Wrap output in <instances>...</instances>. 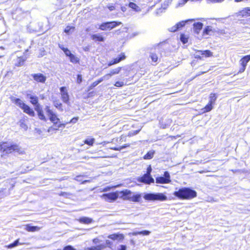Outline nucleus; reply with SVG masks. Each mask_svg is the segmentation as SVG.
<instances>
[{"instance_id": "nucleus-1", "label": "nucleus", "mask_w": 250, "mask_h": 250, "mask_svg": "<svg viewBox=\"0 0 250 250\" xmlns=\"http://www.w3.org/2000/svg\"><path fill=\"white\" fill-rule=\"evenodd\" d=\"M174 195L180 199H191L197 196L195 190L189 188H183L175 191Z\"/></svg>"}, {"instance_id": "nucleus-2", "label": "nucleus", "mask_w": 250, "mask_h": 250, "mask_svg": "<svg viewBox=\"0 0 250 250\" xmlns=\"http://www.w3.org/2000/svg\"><path fill=\"white\" fill-rule=\"evenodd\" d=\"M0 151L3 154H9L13 152L21 153V148L16 144L10 142H2L0 144Z\"/></svg>"}, {"instance_id": "nucleus-3", "label": "nucleus", "mask_w": 250, "mask_h": 250, "mask_svg": "<svg viewBox=\"0 0 250 250\" xmlns=\"http://www.w3.org/2000/svg\"><path fill=\"white\" fill-rule=\"evenodd\" d=\"M145 200L149 201H164L167 200V196L163 193H145L143 196Z\"/></svg>"}, {"instance_id": "nucleus-4", "label": "nucleus", "mask_w": 250, "mask_h": 250, "mask_svg": "<svg viewBox=\"0 0 250 250\" xmlns=\"http://www.w3.org/2000/svg\"><path fill=\"white\" fill-rule=\"evenodd\" d=\"M102 199L105 201L108 202H112L116 200L119 197V191L110 192L108 193H104L101 196Z\"/></svg>"}, {"instance_id": "nucleus-5", "label": "nucleus", "mask_w": 250, "mask_h": 250, "mask_svg": "<svg viewBox=\"0 0 250 250\" xmlns=\"http://www.w3.org/2000/svg\"><path fill=\"white\" fill-rule=\"evenodd\" d=\"M122 24L121 22L112 21L110 22H105L101 24L99 26V29L102 30H106L107 29L111 30L114 27Z\"/></svg>"}, {"instance_id": "nucleus-6", "label": "nucleus", "mask_w": 250, "mask_h": 250, "mask_svg": "<svg viewBox=\"0 0 250 250\" xmlns=\"http://www.w3.org/2000/svg\"><path fill=\"white\" fill-rule=\"evenodd\" d=\"M44 109L47 113V115L49 118L50 121L54 124L57 125L60 119L59 118H58L56 114L51 109H50V107L48 105L45 106Z\"/></svg>"}, {"instance_id": "nucleus-7", "label": "nucleus", "mask_w": 250, "mask_h": 250, "mask_svg": "<svg viewBox=\"0 0 250 250\" xmlns=\"http://www.w3.org/2000/svg\"><path fill=\"white\" fill-rule=\"evenodd\" d=\"M61 99L62 102L67 104H69V95L68 93V91L65 86H62L60 88Z\"/></svg>"}, {"instance_id": "nucleus-8", "label": "nucleus", "mask_w": 250, "mask_h": 250, "mask_svg": "<svg viewBox=\"0 0 250 250\" xmlns=\"http://www.w3.org/2000/svg\"><path fill=\"white\" fill-rule=\"evenodd\" d=\"M170 182V176L167 171L164 172V176H160L156 178V182L158 184H168Z\"/></svg>"}, {"instance_id": "nucleus-9", "label": "nucleus", "mask_w": 250, "mask_h": 250, "mask_svg": "<svg viewBox=\"0 0 250 250\" xmlns=\"http://www.w3.org/2000/svg\"><path fill=\"white\" fill-rule=\"evenodd\" d=\"M137 180L140 183L148 185L154 183V180L152 177L151 175H148L146 174H145L141 177H138L137 178Z\"/></svg>"}, {"instance_id": "nucleus-10", "label": "nucleus", "mask_w": 250, "mask_h": 250, "mask_svg": "<svg viewBox=\"0 0 250 250\" xmlns=\"http://www.w3.org/2000/svg\"><path fill=\"white\" fill-rule=\"evenodd\" d=\"M212 56V53L208 50H206L204 51L198 50L197 51L194 55L195 58L201 59L202 58L205 57H209Z\"/></svg>"}, {"instance_id": "nucleus-11", "label": "nucleus", "mask_w": 250, "mask_h": 250, "mask_svg": "<svg viewBox=\"0 0 250 250\" xmlns=\"http://www.w3.org/2000/svg\"><path fill=\"white\" fill-rule=\"evenodd\" d=\"M132 194V191L127 189L119 191V197L124 200L130 201Z\"/></svg>"}, {"instance_id": "nucleus-12", "label": "nucleus", "mask_w": 250, "mask_h": 250, "mask_svg": "<svg viewBox=\"0 0 250 250\" xmlns=\"http://www.w3.org/2000/svg\"><path fill=\"white\" fill-rule=\"evenodd\" d=\"M31 76L33 80L37 83H44L46 80V77L42 73L32 74Z\"/></svg>"}, {"instance_id": "nucleus-13", "label": "nucleus", "mask_w": 250, "mask_h": 250, "mask_svg": "<svg viewBox=\"0 0 250 250\" xmlns=\"http://www.w3.org/2000/svg\"><path fill=\"white\" fill-rule=\"evenodd\" d=\"M125 58L126 56L125 53H122L120 55H119L117 57L113 59L111 61H110L107 64V66L109 67L112 65L118 63L124 60L125 59Z\"/></svg>"}, {"instance_id": "nucleus-14", "label": "nucleus", "mask_w": 250, "mask_h": 250, "mask_svg": "<svg viewBox=\"0 0 250 250\" xmlns=\"http://www.w3.org/2000/svg\"><path fill=\"white\" fill-rule=\"evenodd\" d=\"M193 20H194L193 19H191V20H189L188 21H182L179 22L174 26L169 28L168 30L170 32H174L176 31L178 29H179L180 28L185 26L186 23L188 21H193Z\"/></svg>"}, {"instance_id": "nucleus-15", "label": "nucleus", "mask_w": 250, "mask_h": 250, "mask_svg": "<svg viewBox=\"0 0 250 250\" xmlns=\"http://www.w3.org/2000/svg\"><path fill=\"white\" fill-rule=\"evenodd\" d=\"M238 17L241 16L242 17H247L250 16V7H246L240 11L236 14Z\"/></svg>"}, {"instance_id": "nucleus-16", "label": "nucleus", "mask_w": 250, "mask_h": 250, "mask_svg": "<svg viewBox=\"0 0 250 250\" xmlns=\"http://www.w3.org/2000/svg\"><path fill=\"white\" fill-rule=\"evenodd\" d=\"M203 26V24L200 22H195L193 24V31L194 33L197 35H198L202 30Z\"/></svg>"}, {"instance_id": "nucleus-17", "label": "nucleus", "mask_w": 250, "mask_h": 250, "mask_svg": "<svg viewBox=\"0 0 250 250\" xmlns=\"http://www.w3.org/2000/svg\"><path fill=\"white\" fill-rule=\"evenodd\" d=\"M22 109L24 112L28 114L30 116L34 117L35 115L34 110L26 104L22 107Z\"/></svg>"}, {"instance_id": "nucleus-18", "label": "nucleus", "mask_w": 250, "mask_h": 250, "mask_svg": "<svg viewBox=\"0 0 250 250\" xmlns=\"http://www.w3.org/2000/svg\"><path fill=\"white\" fill-rule=\"evenodd\" d=\"M26 59L27 58L25 56L18 57L16 60L15 65L17 66H22Z\"/></svg>"}, {"instance_id": "nucleus-19", "label": "nucleus", "mask_w": 250, "mask_h": 250, "mask_svg": "<svg viewBox=\"0 0 250 250\" xmlns=\"http://www.w3.org/2000/svg\"><path fill=\"white\" fill-rule=\"evenodd\" d=\"M12 101L17 106L20 107L21 109L24 106L25 104L20 99L13 97L12 99Z\"/></svg>"}, {"instance_id": "nucleus-20", "label": "nucleus", "mask_w": 250, "mask_h": 250, "mask_svg": "<svg viewBox=\"0 0 250 250\" xmlns=\"http://www.w3.org/2000/svg\"><path fill=\"white\" fill-rule=\"evenodd\" d=\"M142 194L141 193L134 194L132 193L130 201L133 202H140L141 200Z\"/></svg>"}, {"instance_id": "nucleus-21", "label": "nucleus", "mask_w": 250, "mask_h": 250, "mask_svg": "<svg viewBox=\"0 0 250 250\" xmlns=\"http://www.w3.org/2000/svg\"><path fill=\"white\" fill-rule=\"evenodd\" d=\"M213 33L212 27L207 26L203 30L202 37L206 35H210Z\"/></svg>"}, {"instance_id": "nucleus-22", "label": "nucleus", "mask_w": 250, "mask_h": 250, "mask_svg": "<svg viewBox=\"0 0 250 250\" xmlns=\"http://www.w3.org/2000/svg\"><path fill=\"white\" fill-rule=\"evenodd\" d=\"M250 61V55L243 57L240 61L241 66L246 67L248 62Z\"/></svg>"}, {"instance_id": "nucleus-23", "label": "nucleus", "mask_w": 250, "mask_h": 250, "mask_svg": "<svg viewBox=\"0 0 250 250\" xmlns=\"http://www.w3.org/2000/svg\"><path fill=\"white\" fill-rule=\"evenodd\" d=\"M54 105L60 111H62L63 108H62V104L60 102L59 100L58 99H55L53 101Z\"/></svg>"}, {"instance_id": "nucleus-24", "label": "nucleus", "mask_w": 250, "mask_h": 250, "mask_svg": "<svg viewBox=\"0 0 250 250\" xmlns=\"http://www.w3.org/2000/svg\"><path fill=\"white\" fill-rule=\"evenodd\" d=\"M27 96L30 99L31 103L34 105L39 104L38 98L36 96H34L31 94H27Z\"/></svg>"}, {"instance_id": "nucleus-25", "label": "nucleus", "mask_w": 250, "mask_h": 250, "mask_svg": "<svg viewBox=\"0 0 250 250\" xmlns=\"http://www.w3.org/2000/svg\"><path fill=\"white\" fill-rule=\"evenodd\" d=\"M91 39L93 40L99 42H103L104 40V38L100 34H95L91 36Z\"/></svg>"}, {"instance_id": "nucleus-26", "label": "nucleus", "mask_w": 250, "mask_h": 250, "mask_svg": "<svg viewBox=\"0 0 250 250\" xmlns=\"http://www.w3.org/2000/svg\"><path fill=\"white\" fill-rule=\"evenodd\" d=\"M25 229L28 231H37L40 230V228L37 226H33L29 225H27L25 226Z\"/></svg>"}, {"instance_id": "nucleus-27", "label": "nucleus", "mask_w": 250, "mask_h": 250, "mask_svg": "<svg viewBox=\"0 0 250 250\" xmlns=\"http://www.w3.org/2000/svg\"><path fill=\"white\" fill-rule=\"evenodd\" d=\"M80 222L85 224H88L92 222V219L91 218L86 217H83L80 218L79 219Z\"/></svg>"}, {"instance_id": "nucleus-28", "label": "nucleus", "mask_w": 250, "mask_h": 250, "mask_svg": "<svg viewBox=\"0 0 250 250\" xmlns=\"http://www.w3.org/2000/svg\"><path fill=\"white\" fill-rule=\"evenodd\" d=\"M150 233V232L149 231L145 230L141 231H134L132 233V234L134 236L137 235H148Z\"/></svg>"}, {"instance_id": "nucleus-29", "label": "nucleus", "mask_w": 250, "mask_h": 250, "mask_svg": "<svg viewBox=\"0 0 250 250\" xmlns=\"http://www.w3.org/2000/svg\"><path fill=\"white\" fill-rule=\"evenodd\" d=\"M155 153V151L153 150H151L147 152V153L144 155V159L145 160H149L153 158L154 154Z\"/></svg>"}, {"instance_id": "nucleus-30", "label": "nucleus", "mask_w": 250, "mask_h": 250, "mask_svg": "<svg viewBox=\"0 0 250 250\" xmlns=\"http://www.w3.org/2000/svg\"><path fill=\"white\" fill-rule=\"evenodd\" d=\"M108 238L112 240H115L117 239L118 238H120V239H122L124 238V236L122 234H113L109 235L108 236Z\"/></svg>"}, {"instance_id": "nucleus-31", "label": "nucleus", "mask_w": 250, "mask_h": 250, "mask_svg": "<svg viewBox=\"0 0 250 250\" xmlns=\"http://www.w3.org/2000/svg\"><path fill=\"white\" fill-rule=\"evenodd\" d=\"M217 96L216 94L211 93L209 96V102L210 104H214L215 102V101L217 99Z\"/></svg>"}, {"instance_id": "nucleus-32", "label": "nucleus", "mask_w": 250, "mask_h": 250, "mask_svg": "<svg viewBox=\"0 0 250 250\" xmlns=\"http://www.w3.org/2000/svg\"><path fill=\"white\" fill-rule=\"evenodd\" d=\"M128 6L130 8L133 9L136 11H139L140 10V7L137 6L135 3L130 2L128 4Z\"/></svg>"}, {"instance_id": "nucleus-33", "label": "nucleus", "mask_w": 250, "mask_h": 250, "mask_svg": "<svg viewBox=\"0 0 250 250\" xmlns=\"http://www.w3.org/2000/svg\"><path fill=\"white\" fill-rule=\"evenodd\" d=\"M60 48L63 50L64 54L66 56L69 57L72 55V53H71V51L67 48H65L63 47L62 46L59 45Z\"/></svg>"}, {"instance_id": "nucleus-34", "label": "nucleus", "mask_w": 250, "mask_h": 250, "mask_svg": "<svg viewBox=\"0 0 250 250\" xmlns=\"http://www.w3.org/2000/svg\"><path fill=\"white\" fill-rule=\"evenodd\" d=\"M121 69H122V67H119L116 68L115 69H112L110 71L109 73L112 76H113L114 75L119 74V72H120V71L121 70Z\"/></svg>"}, {"instance_id": "nucleus-35", "label": "nucleus", "mask_w": 250, "mask_h": 250, "mask_svg": "<svg viewBox=\"0 0 250 250\" xmlns=\"http://www.w3.org/2000/svg\"><path fill=\"white\" fill-rule=\"evenodd\" d=\"M149 57L150 58L152 62H157L158 61V56L156 54L154 53H150Z\"/></svg>"}, {"instance_id": "nucleus-36", "label": "nucleus", "mask_w": 250, "mask_h": 250, "mask_svg": "<svg viewBox=\"0 0 250 250\" xmlns=\"http://www.w3.org/2000/svg\"><path fill=\"white\" fill-rule=\"evenodd\" d=\"M104 248H105V246L104 245H100L97 246L88 248L87 249L88 250H102Z\"/></svg>"}, {"instance_id": "nucleus-37", "label": "nucleus", "mask_w": 250, "mask_h": 250, "mask_svg": "<svg viewBox=\"0 0 250 250\" xmlns=\"http://www.w3.org/2000/svg\"><path fill=\"white\" fill-rule=\"evenodd\" d=\"M70 61L72 63H77L79 62V59L76 57L75 55H74L73 54L69 57Z\"/></svg>"}, {"instance_id": "nucleus-38", "label": "nucleus", "mask_w": 250, "mask_h": 250, "mask_svg": "<svg viewBox=\"0 0 250 250\" xmlns=\"http://www.w3.org/2000/svg\"><path fill=\"white\" fill-rule=\"evenodd\" d=\"M95 142L94 138L87 139L84 140V142L85 144L92 146Z\"/></svg>"}, {"instance_id": "nucleus-39", "label": "nucleus", "mask_w": 250, "mask_h": 250, "mask_svg": "<svg viewBox=\"0 0 250 250\" xmlns=\"http://www.w3.org/2000/svg\"><path fill=\"white\" fill-rule=\"evenodd\" d=\"M212 104H210L209 102L206 105L204 108V112H207L210 111L212 109Z\"/></svg>"}, {"instance_id": "nucleus-40", "label": "nucleus", "mask_w": 250, "mask_h": 250, "mask_svg": "<svg viewBox=\"0 0 250 250\" xmlns=\"http://www.w3.org/2000/svg\"><path fill=\"white\" fill-rule=\"evenodd\" d=\"M74 179L77 181H79V182H82V184H85L87 182H89L90 181L89 180H84V181H83L82 180V177L81 176V175H78V176H77L75 177V178H74Z\"/></svg>"}, {"instance_id": "nucleus-41", "label": "nucleus", "mask_w": 250, "mask_h": 250, "mask_svg": "<svg viewBox=\"0 0 250 250\" xmlns=\"http://www.w3.org/2000/svg\"><path fill=\"white\" fill-rule=\"evenodd\" d=\"M180 40L184 44H185L188 42V38L184 34H181L180 36Z\"/></svg>"}, {"instance_id": "nucleus-42", "label": "nucleus", "mask_w": 250, "mask_h": 250, "mask_svg": "<svg viewBox=\"0 0 250 250\" xmlns=\"http://www.w3.org/2000/svg\"><path fill=\"white\" fill-rule=\"evenodd\" d=\"M74 27L67 26L64 29V32L67 34H69L74 31Z\"/></svg>"}, {"instance_id": "nucleus-43", "label": "nucleus", "mask_w": 250, "mask_h": 250, "mask_svg": "<svg viewBox=\"0 0 250 250\" xmlns=\"http://www.w3.org/2000/svg\"><path fill=\"white\" fill-rule=\"evenodd\" d=\"M38 115L39 116V118H40V119H41V120H42V121H46V118L43 114V111H41L40 112H38Z\"/></svg>"}, {"instance_id": "nucleus-44", "label": "nucleus", "mask_w": 250, "mask_h": 250, "mask_svg": "<svg viewBox=\"0 0 250 250\" xmlns=\"http://www.w3.org/2000/svg\"><path fill=\"white\" fill-rule=\"evenodd\" d=\"M189 0H179L176 7H182L184 6Z\"/></svg>"}, {"instance_id": "nucleus-45", "label": "nucleus", "mask_w": 250, "mask_h": 250, "mask_svg": "<svg viewBox=\"0 0 250 250\" xmlns=\"http://www.w3.org/2000/svg\"><path fill=\"white\" fill-rule=\"evenodd\" d=\"M19 243V239L16 240L13 243L10 244L7 247L9 249L13 248L14 247H15L18 245Z\"/></svg>"}, {"instance_id": "nucleus-46", "label": "nucleus", "mask_w": 250, "mask_h": 250, "mask_svg": "<svg viewBox=\"0 0 250 250\" xmlns=\"http://www.w3.org/2000/svg\"><path fill=\"white\" fill-rule=\"evenodd\" d=\"M125 85V83L123 81H117L114 84V86L118 87H123Z\"/></svg>"}, {"instance_id": "nucleus-47", "label": "nucleus", "mask_w": 250, "mask_h": 250, "mask_svg": "<svg viewBox=\"0 0 250 250\" xmlns=\"http://www.w3.org/2000/svg\"><path fill=\"white\" fill-rule=\"evenodd\" d=\"M120 185H116L115 186H114V187H109V186H107L104 188H103L102 191L103 192H106V191H109L112 188H117V187H120Z\"/></svg>"}, {"instance_id": "nucleus-48", "label": "nucleus", "mask_w": 250, "mask_h": 250, "mask_svg": "<svg viewBox=\"0 0 250 250\" xmlns=\"http://www.w3.org/2000/svg\"><path fill=\"white\" fill-rule=\"evenodd\" d=\"M111 77H112V76L109 73L108 74H107L104 75L103 77H101V78L102 79V81H104V80H109Z\"/></svg>"}, {"instance_id": "nucleus-49", "label": "nucleus", "mask_w": 250, "mask_h": 250, "mask_svg": "<svg viewBox=\"0 0 250 250\" xmlns=\"http://www.w3.org/2000/svg\"><path fill=\"white\" fill-rule=\"evenodd\" d=\"M35 105V110L38 113V112H40L42 111V108L40 104H37Z\"/></svg>"}, {"instance_id": "nucleus-50", "label": "nucleus", "mask_w": 250, "mask_h": 250, "mask_svg": "<svg viewBox=\"0 0 250 250\" xmlns=\"http://www.w3.org/2000/svg\"><path fill=\"white\" fill-rule=\"evenodd\" d=\"M79 117H74L72 118L69 122L66 123V124L68 123H72V124H75L78 120Z\"/></svg>"}, {"instance_id": "nucleus-51", "label": "nucleus", "mask_w": 250, "mask_h": 250, "mask_svg": "<svg viewBox=\"0 0 250 250\" xmlns=\"http://www.w3.org/2000/svg\"><path fill=\"white\" fill-rule=\"evenodd\" d=\"M102 82H103L102 81V79L101 78H100L98 80L94 82L93 84H92V85L93 86H97L99 83H101Z\"/></svg>"}, {"instance_id": "nucleus-52", "label": "nucleus", "mask_w": 250, "mask_h": 250, "mask_svg": "<svg viewBox=\"0 0 250 250\" xmlns=\"http://www.w3.org/2000/svg\"><path fill=\"white\" fill-rule=\"evenodd\" d=\"M63 250H75L71 246H67L63 248Z\"/></svg>"}, {"instance_id": "nucleus-53", "label": "nucleus", "mask_w": 250, "mask_h": 250, "mask_svg": "<svg viewBox=\"0 0 250 250\" xmlns=\"http://www.w3.org/2000/svg\"><path fill=\"white\" fill-rule=\"evenodd\" d=\"M151 171H152V168H151V167L150 166H149L147 168V170H146V174H147L148 175H151Z\"/></svg>"}, {"instance_id": "nucleus-54", "label": "nucleus", "mask_w": 250, "mask_h": 250, "mask_svg": "<svg viewBox=\"0 0 250 250\" xmlns=\"http://www.w3.org/2000/svg\"><path fill=\"white\" fill-rule=\"evenodd\" d=\"M126 247L125 245H120L119 247L117 248V250H126Z\"/></svg>"}, {"instance_id": "nucleus-55", "label": "nucleus", "mask_w": 250, "mask_h": 250, "mask_svg": "<svg viewBox=\"0 0 250 250\" xmlns=\"http://www.w3.org/2000/svg\"><path fill=\"white\" fill-rule=\"evenodd\" d=\"M82 81V77L81 75H77V83H80Z\"/></svg>"}, {"instance_id": "nucleus-56", "label": "nucleus", "mask_w": 250, "mask_h": 250, "mask_svg": "<svg viewBox=\"0 0 250 250\" xmlns=\"http://www.w3.org/2000/svg\"><path fill=\"white\" fill-rule=\"evenodd\" d=\"M20 126L21 127L24 128L25 130H26L27 128V126L26 124H25L24 123L21 122V123Z\"/></svg>"}, {"instance_id": "nucleus-57", "label": "nucleus", "mask_w": 250, "mask_h": 250, "mask_svg": "<svg viewBox=\"0 0 250 250\" xmlns=\"http://www.w3.org/2000/svg\"><path fill=\"white\" fill-rule=\"evenodd\" d=\"M107 7L110 11H113V10H115V6L112 4L108 5Z\"/></svg>"}, {"instance_id": "nucleus-58", "label": "nucleus", "mask_w": 250, "mask_h": 250, "mask_svg": "<svg viewBox=\"0 0 250 250\" xmlns=\"http://www.w3.org/2000/svg\"><path fill=\"white\" fill-rule=\"evenodd\" d=\"M246 67H245L244 66H241V67L239 69L238 73H242V72H243L245 70Z\"/></svg>"}, {"instance_id": "nucleus-59", "label": "nucleus", "mask_w": 250, "mask_h": 250, "mask_svg": "<svg viewBox=\"0 0 250 250\" xmlns=\"http://www.w3.org/2000/svg\"><path fill=\"white\" fill-rule=\"evenodd\" d=\"M110 149L114 150H116V151L121 150V148H120V147H111Z\"/></svg>"}, {"instance_id": "nucleus-60", "label": "nucleus", "mask_w": 250, "mask_h": 250, "mask_svg": "<svg viewBox=\"0 0 250 250\" xmlns=\"http://www.w3.org/2000/svg\"><path fill=\"white\" fill-rule=\"evenodd\" d=\"M127 9V8L126 6H122L121 7V10L123 12H125Z\"/></svg>"}, {"instance_id": "nucleus-61", "label": "nucleus", "mask_w": 250, "mask_h": 250, "mask_svg": "<svg viewBox=\"0 0 250 250\" xmlns=\"http://www.w3.org/2000/svg\"><path fill=\"white\" fill-rule=\"evenodd\" d=\"M218 33H219L220 35H223V34H225V30H224V29L220 30L218 31Z\"/></svg>"}, {"instance_id": "nucleus-62", "label": "nucleus", "mask_w": 250, "mask_h": 250, "mask_svg": "<svg viewBox=\"0 0 250 250\" xmlns=\"http://www.w3.org/2000/svg\"><path fill=\"white\" fill-rule=\"evenodd\" d=\"M129 146V144H125L124 145L120 146V148H121V150L123 149V148H125L128 146Z\"/></svg>"}, {"instance_id": "nucleus-63", "label": "nucleus", "mask_w": 250, "mask_h": 250, "mask_svg": "<svg viewBox=\"0 0 250 250\" xmlns=\"http://www.w3.org/2000/svg\"><path fill=\"white\" fill-rule=\"evenodd\" d=\"M65 126V124H60L59 125H57V127L58 128H61V127H64Z\"/></svg>"}, {"instance_id": "nucleus-64", "label": "nucleus", "mask_w": 250, "mask_h": 250, "mask_svg": "<svg viewBox=\"0 0 250 250\" xmlns=\"http://www.w3.org/2000/svg\"><path fill=\"white\" fill-rule=\"evenodd\" d=\"M208 1L212 3H216L217 2L216 0H208Z\"/></svg>"}]
</instances>
